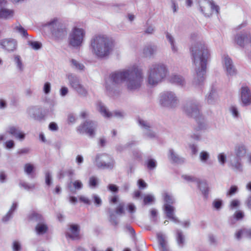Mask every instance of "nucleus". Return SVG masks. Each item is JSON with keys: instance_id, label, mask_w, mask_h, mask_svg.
Here are the masks:
<instances>
[{"instance_id": "nucleus-46", "label": "nucleus", "mask_w": 251, "mask_h": 251, "mask_svg": "<svg viewBox=\"0 0 251 251\" xmlns=\"http://www.w3.org/2000/svg\"><path fill=\"white\" fill-rule=\"evenodd\" d=\"M217 159L219 163L222 166H224L226 161V155L224 152L220 153L217 155Z\"/></svg>"}, {"instance_id": "nucleus-10", "label": "nucleus", "mask_w": 251, "mask_h": 251, "mask_svg": "<svg viewBox=\"0 0 251 251\" xmlns=\"http://www.w3.org/2000/svg\"><path fill=\"white\" fill-rule=\"evenodd\" d=\"M53 35L60 38L67 33L66 29L63 24L57 19H54L47 25Z\"/></svg>"}, {"instance_id": "nucleus-25", "label": "nucleus", "mask_w": 251, "mask_h": 251, "mask_svg": "<svg viewBox=\"0 0 251 251\" xmlns=\"http://www.w3.org/2000/svg\"><path fill=\"white\" fill-rule=\"evenodd\" d=\"M157 237L160 246V251H169L166 236L161 232H158Z\"/></svg>"}, {"instance_id": "nucleus-50", "label": "nucleus", "mask_w": 251, "mask_h": 251, "mask_svg": "<svg viewBox=\"0 0 251 251\" xmlns=\"http://www.w3.org/2000/svg\"><path fill=\"white\" fill-rule=\"evenodd\" d=\"M240 201L237 199H233L231 200L229 203V208L233 209L235 208L239 207L240 205Z\"/></svg>"}, {"instance_id": "nucleus-53", "label": "nucleus", "mask_w": 251, "mask_h": 251, "mask_svg": "<svg viewBox=\"0 0 251 251\" xmlns=\"http://www.w3.org/2000/svg\"><path fill=\"white\" fill-rule=\"evenodd\" d=\"M222 201L219 199L215 200L212 203L213 206L217 210L220 209L222 207Z\"/></svg>"}, {"instance_id": "nucleus-59", "label": "nucleus", "mask_w": 251, "mask_h": 251, "mask_svg": "<svg viewBox=\"0 0 251 251\" xmlns=\"http://www.w3.org/2000/svg\"><path fill=\"white\" fill-rule=\"evenodd\" d=\"M135 144L134 142V141H130L128 143H127L125 146H122L121 145H119V146H118L117 147V150L119 151H123V150L126 148V147H130L131 146L134 145Z\"/></svg>"}, {"instance_id": "nucleus-15", "label": "nucleus", "mask_w": 251, "mask_h": 251, "mask_svg": "<svg viewBox=\"0 0 251 251\" xmlns=\"http://www.w3.org/2000/svg\"><path fill=\"white\" fill-rule=\"evenodd\" d=\"M138 123L143 131L144 136L148 139H153L157 137L156 132L153 130V128L147 121L139 119Z\"/></svg>"}, {"instance_id": "nucleus-32", "label": "nucleus", "mask_w": 251, "mask_h": 251, "mask_svg": "<svg viewBox=\"0 0 251 251\" xmlns=\"http://www.w3.org/2000/svg\"><path fill=\"white\" fill-rule=\"evenodd\" d=\"M235 237L238 240L242 237L251 238V229H241L235 234Z\"/></svg>"}, {"instance_id": "nucleus-21", "label": "nucleus", "mask_w": 251, "mask_h": 251, "mask_svg": "<svg viewBox=\"0 0 251 251\" xmlns=\"http://www.w3.org/2000/svg\"><path fill=\"white\" fill-rule=\"evenodd\" d=\"M80 227L78 225H71L66 235L72 240H78L80 238Z\"/></svg>"}, {"instance_id": "nucleus-1", "label": "nucleus", "mask_w": 251, "mask_h": 251, "mask_svg": "<svg viewBox=\"0 0 251 251\" xmlns=\"http://www.w3.org/2000/svg\"><path fill=\"white\" fill-rule=\"evenodd\" d=\"M144 79L143 70L134 64L112 73L105 80V88L109 95L113 96L117 93L118 85L125 82L127 90L134 92L140 90Z\"/></svg>"}, {"instance_id": "nucleus-41", "label": "nucleus", "mask_w": 251, "mask_h": 251, "mask_svg": "<svg viewBox=\"0 0 251 251\" xmlns=\"http://www.w3.org/2000/svg\"><path fill=\"white\" fill-rule=\"evenodd\" d=\"M75 91L82 97H86L88 94V91L87 89L82 84L80 85Z\"/></svg>"}, {"instance_id": "nucleus-23", "label": "nucleus", "mask_w": 251, "mask_h": 251, "mask_svg": "<svg viewBox=\"0 0 251 251\" xmlns=\"http://www.w3.org/2000/svg\"><path fill=\"white\" fill-rule=\"evenodd\" d=\"M67 78L69 81V85L75 90L82 84L80 78L72 74H68Z\"/></svg>"}, {"instance_id": "nucleus-34", "label": "nucleus", "mask_w": 251, "mask_h": 251, "mask_svg": "<svg viewBox=\"0 0 251 251\" xmlns=\"http://www.w3.org/2000/svg\"><path fill=\"white\" fill-rule=\"evenodd\" d=\"M163 199L165 201L164 204H170L172 205L175 202V199L172 194L166 192L163 194Z\"/></svg>"}, {"instance_id": "nucleus-30", "label": "nucleus", "mask_w": 251, "mask_h": 251, "mask_svg": "<svg viewBox=\"0 0 251 251\" xmlns=\"http://www.w3.org/2000/svg\"><path fill=\"white\" fill-rule=\"evenodd\" d=\"M218 98L217 92L215 90L212 89L209 94L206 96L205 100L208 104H214L217 100Z\"/></svg>"}, {"instance_id": "nucleus-24", "label": "nucleus", "mask_w": 251, "mask_h": 251, "mask_svg": "<svg viewBox=\"0 0 251 251\" xmlns=\"http://www.w3.org/2000/svg\"><path fill=\"white\" fill-rule=\"evenodd\" d=\"M157 47L155 45H148L145 46L143 49V53L146 57L151 58L156 54Z\"/></svg>"}, {"instance_id": "nucleus-54", "label": "nucleus", "mask_w": 251, "mask_h": 251, "mask_svg": "<svg viewBox=\"0 0 251 251\" xmlns=\"http://www.w3.org/2000/svg\"><path fill=\"white\" fill-rule=\"evenodd\" d=\"M154 200V197L152 195H147L144 198V203L145 204H148L152 202Z\"/></svg>"}, {"instance_id": "nucleus-18", "label": "nucleus", "mask_w": 251, "mask_h": 251, "mask_svg": "<svg viewBox=\"0 0 251 251\" xmlns=\"http://www.w3.org/2000/svg\"><path fill=\"white\" fill-rule=\"evenodd\" d=\"M240 97L243 104L245 106L251 104V91L246 85H243L240 90Z\"/></svg>"}, {"instance_id": "nucleus-37", "label": "nucleus", "mask_w": 251, "mask_h": 251, "mask_svg": "<svg viewBox=\"0 0 251 251\" xmlns=\"http://www.w3.org/2000/svg\"><path fill=\"white\" fill-rule=\"evenodd\" d=\"M70 62L71 66L73 69L79 71L84 70L85 68L84 65L77 60L75 59H72L71 60Z\"/></svg>"}, {"instance_id": "nucleus-6", "label": "nucleus", "mask_w": 251, "mask_h": 251, "mask_svg": "<svg viewBox=\"0 0 251 251\" xmlns=\"http://www.w3.org/2000/svg\"><path fill=\"white\" fill-rule=\"evenodd\" d=\"M86 32L82 28L74 27L69 34L68 44L71 47L77 49L84 41Z\"/></svg>"}, {"instance_id": "nucleus-35", "label": "nucleus", "mask_w": 251, "mask_h": 251, "mask_svg": "<svg viewBox=\"0 0 251 251\" xmlns=\"http://www.w3.org/2000/svg\"><path fill=\"white\" fill-rule=\"evenodd\" d=\"M17 207V203L16 202L13 203L7 213L2 218V221L3 222H6L9 221L12 218V213L16 209Z\"/></svg>"}, {"instance_id": "nucleus-26", "label": "nucleus", "mask_w": 251, "mask_h": 251, "mask_svg": "<svg viewBox=\"0 0 251 251\" xmlns=\"http://www.w3.org/2000/svg\"><path fill=\"white\" fill-rule=\"evenodd\" d=\"M169 80L171 83L182 87L186 84L184 78L182 76L178 75L172 74L170 76Z\"/></svg>"}, {"instance_id": "nucleus-40", "label": "nucleus", "mask_w": 251, "mask_h": 251, "mask_svg": "<svg viewBox=\"0 0 251 251\" xmlns=\"http://www.w3.org/2000/svg\"><path fill=\"white\" fill-rule=\"evenodd\" d=\"M229 111L234 119H238L240 117V114L237 106L231 105L229 108Z\"/></svg>"}, {"instance_id": "nucleus-44", "label": "nucleus", "mask_w": 251, "mask_h": 251, "mask_svg": "<svg viewBox=\"0 0 251 251\" xmlns=\"http://www.w3.org/2000/svg\"><path fill=\"white\" fill-rule=\"evenodd\" d=\"M199 157L201 162L206 163L210 158V154L207 151H203L200 152Z\"/></svg>"}, {"instance_id": "nucleus-9", "label": "nucleus", "mask_w": 251, "mask_h": 251, "mask_svg": "<svg viewBox=\"0 0 251 251\" xmlns=\"http://www.w3.org/2000/svg\"><path fill=\"white\" fill-rule=\"evenodd\" d=\"M183 111L187 116L195 119L197 121L201 118L200 105L196 100L187 101L183 106Z\"/></svg>"}, {"instance_id": "nucleus-57", "label": "nucleus", "mask_w": 251, "mask_h": 251, "mask_svg": "<svg viewBox=\"0 0 251 251\" xmlns=\"http://www.w3.org/2000/svg\"><path fill=\"white\" fill-rule=\"evenodd\" d=\"M50 89H51V84H50V82H46L44 84V87H43L44 92L46 94H48L50 92Z\"/></svg>"}, {"instance_id": "nucleus-39", "label": "nucleus", "mask_w": 251, "mask_h": 251, "mask_svg": "<svg viewBox=\"0 0 251 251\" xmlns=\"http://www.w3.org/2000/svg\"><path fill=\"white\" fill-rule=\"evenodd\" d=\"M176 240L178 246L182 247L184 244L185 238L182 231L179 230H176Z\"/></svg>"}, {"instance_id": "nucleus-2", "label": "nucleus", "mask_w": 251, "mask_h": 251, "mask_svg": "<svg viewBox=\"0 0 251 251\" xmlns=\"http://www.w3.org/2000/svg\"><path fill=\"white\" fill-rule=\"evenodd\" d=\"M191 52L195 72L193 85L196 87H200L202 85L205 79L210 52L207 45L203 42H198L194 44L191 47Z\"/></svg>"}, {"instance_id": "nucleus-8", "label": "nucleus", "mask_w": 251, "mask_h": 251, "mask_svg": "<svg viewBox=\"0 0 251 251\" xmlns=\"http://www.w3.org/2000/svg\"><path fill=\"white\" fill-rule=\"evenodd\" d=\"M94 164L99 169H112L115 165L114 159L106 153H99L93 160Z\"/></svg>"}, {"instance_id": "nucleus-31", "label": "nucleus", "mask_w": 251, "mask_h": 251, "mask_svg": "<svg viewBox=\"0 0 251 251\" xmlns=\"http://www.w3.org/2000/svg\"><path fill=\"white\" fill-rule=\"evenodd\" d=\"M168 158L171 161L175 163H179L184 161L183 159L180 157L173 149L169 150Z\"/></svg>"}, {"instance_id": "nucleus-3", "label": "nucleus", "mask_w": 251, "mask_h": 251, "mask_svg": "<svg viewBox=\"0 0 251 251\" xmlns=\"http://www.w3.org/2000/svg\"><path fill=\"white\" fill-rule=\"evenodd\" d=\"M114 47V41L105 35H96L90 40L91 52L98 58L108 57L113 51Z\"/></svg>"}, {"instance_id": "nucleus-14", "label": "nucleus", "mask_w": 251, "mask_h": 251, "mask_svg": "<svg viewBox=\"0 0 251 251\" xmlns=\"http://www.w3.org/2000/svg\"><path fill=\"white\" fill-rule=\"evenodd\" d=\"M200 9L206 16H209L214 12L218 13L219 7L213 1L208 0H202L200 1Z\"/></svg>"}, {"instance_id": "nucleus-33", "label": "nucleus", "mask_w": 251, "mask_h": 251, "mask_svg": "<svg viewBox=\"0 0 251 251\" xmlns=\"http://www.w3.org/2000/svg\"><path fill=\"white\" fill-rule=\"evenodd\" d=\"M197 185L205 197L207 198L209 191L208 184L205 182L199 180V182Z\"/></svg>"}, {"instance_id": "nucleus-13", "label": "nucleus", "mask_w": 251, "mask_h": 251, "mask_svg": "<svg viewBox=\"0 0 251 251\" xmlns=\"http://www.w3.org/2000/svg\"><path fill=\"white\" fill-rule=\"evenodd\" d=\"M30 220L39 222L35 227V231L38 235H42L45 234L48 229L47 225L44 222L42 216L39 213L35 212H32L28 216Z\"/></svg>"}, {"instance_id": "nucleus-49", "label": "nucleus", "mask_w": 251, "mask_h": 251, "mask_svg": "<svg viewBox=\"0 0 251 251\" xmlns=\"http://www.w3.org/2000/svg\"><path fill=\"white\" fill-rule=\"evenodd\" d=\"M182 177L188 182H195L196 184L198 183L200 180L199 179L191 176L183 175Z\"/></svg>"}, {"instance_id": "nucleus-43", "label": "nucleus", "mask_w": 251, "mask_h": 251, "mask_svg": "<svg viewBox=\"0 0 251 251\" xmlns=\"http://www.w3.org/2000/svg\"><path fill=\"white\" fill-rule=\"evenodd\" d=\"M25 173L28 176H30L33 172L34 167V165L30 163H26L24 167Z\"/></svg>"}, {"instance_id": "nucleus-5", "label": "nucleus", "mask_w": 251, "mask_h": 251, "mask_svg": "<svg viewBox=\"0 0 251 251\" xmlns=\"http://www.w3.org/2000/svg\"><path fill=\"white\" fill-rule=\"evenodd\" d=\"M248 150L247 146L243 143H238L234 146V157L230 159L231 168L235 171L241 172L243 170L242 159L246 156Z\"/></svg>"}, {"instance_id": "nucleus-19", "label": "nucleus", "mask_w": 251, "mask_h": 251, "mask_svg": "<svg viewBox=\"0 0 251 251\" xmlns=\"http://www.w3.org/2000/svg\"><path fill=\"white\" fill-rule=\"evenodd\" d=\"M223 63L228 76H233L236 75V70L233 65L232 60L228 55H223Z\"/></svg>"}, {"instance_id": "nucleus-61", "label": "nucleus", "mask_w": 251, "mask_h": 251, "mask_svg": "<svg viewBox=\"0 0 251 251\" xmlns=\"http://www.w3.org/2000/svg\"><path fill=\"white\" fill-rule=\"evenodd\" d=\"M51 183V176L49 172H47L46 173V183L50 186Z\"/></svg>"}, {"instance_id": "nucleus-64", "label": "nucleus", "mask_w": 251, "mask_h": 251, "mask_svg": "<svg viewBox=\"0 0 251 251\" xmlns=\"http://www.w3.org/2000/svg\"><path fill=\"white\" fill-rule=\"evenodd\" d=\"M13 251H20L21 250L20 244L17 241L14 242L13 244Z\"/></svg>"}, {"instance_id": "nucleus-27", "label": "nucleus", "mask_w": 251, "mask_h": 251, "mask_svg": "<svg viewBox=\"0 0 251 251\" xmlns=\"http://www.w3.org/2000/svg\"><path fill=\"white\" fill-rule=\"evenodd\" d=\"M41 109L38 106H33L28 107L27 109V113L28 115L35 119L39 120L41 118L40 115Z\"/></svg>"}, {"instance_id": "nucleus-38", "label": "nucleus", "mask_w": 251, "mask_h": 251, "mask_svg": "<svg viewBox=\"0 0 251 251\" xmlns=\"http://www.w3.org/2000/svg\"><path fill=\"white\" fill-rule=\"evenodd\" d=\"M99 183V179L95 176H91L89 178L88 185L91 188H95Z\"/></svg>"}, {"instance_id": "nucleus-28", "label": "nucleus", "mask_w": 251, "mask_h": 251, "mask_svg": "<svg viewBox=\"0 0 251 251\" xmlns=\"http://www.w3.org/2000/svg\"><path fill=\"white\" fill-rule=\"evenodd\" d=\"M165 36L167 40L171 46L172 51L173 53H176L178 51V49L176 45L175 37L168 32H166Z\"/></svg>"}, {"instance_id": "nucleus-29", "label": "nucleus", "mask_w": 251, "mask_h": 251, "mask_svg": "<svg viewBox=\"0 0 251 251\" xmlns=\"http://www.w3.org/2000/svg\"><path fill=\"white\" fill-rule=\"evenodd\" d=\"M13 59L18 72L20 73L23 72L25 69V66L21 57L19 55L15 54L13 56Z\"/></svg>"}, {"instance_id": "nucleus-20", "label": "nucleus", "mask_w": 251, "mask_h": 251, "mask_svg": "<svg viewBox=\"0 0 251 251\" xmlns=\"http://www.w3.org/2000/svg\"><path fill=\"white\" fill-rule=\"evenodd\" d=\"M164 210L167 217L175 223H179L175 215V207L170 204H164Z\"/></svg>"}, {"instance_id": "nucleus-4", "label": "nucleus", "mask_w": 251, "mask_h": 251, "mask_svg": "<svg viewBox=\"0 0 251 251\" xmlns=\"http://www.w3.org/2000/svg\"><path fill=\"white\" fill-rule=\"evenodd\" d=\"M168 73V69L165 64L153 63L148 66L146 82L150 86H155L166 78Z\"/></svg>"}, {"instance_id": "nucleus-55", "label": "nucleus", "mask_w": 251, "mask_h": 251, "mask_svg": "<svg viewBox=\"0 0 251 251\" xmlns=\"http://www.w3.org/2000/svg\"><path fill=\"white\" fill-rule=\"evenodd\" d=\"M124 203H120L116 208V213L118 215H121L125 213L124 211Z\"/></svg>"}, {"instance_id": "nucleus-62", "label": "nucleus", "mask_w": 251, "mask_h": 251, "mask_svg": "<svg viewBox=\"0 0 251 251\" xmlns=\"http://www.w3.org/2000/svg\"><path fill=\"white\" fill-rule=\"evenodd\" d=\"M138 185L140 189H143L147 187V183L142 179H140L138 181Z\"/></svg>"}, {"instance_id": "nucleus-12", "label": "nucleus", "mask_w": 251, "mask_h": 251, "mask_svg": "<svg viewBox=\"0 0 251 251\" xmlns=\"http://www.w3.org/2000/svg\"><path fill=\"white\" fill-rule=\"evenodd\" d=\"M97 127V124L96 122L86 121L78 126L77 131L79 133H86L90 137H93L95 135V130Z\"/></svg>"}, {"instance_id": "nucleus-47", "label": "nucleus", "mask_w": 251, "mask_h": 251, "mask_svg": "<svg viewBox=\"0 0 251 251\" xmlns=\"http://www.w3.org/2000/svg\"><path fill=\"white\" fill-rule=\"evenodd\" d=\"M19 186L23 187L26 190H32L35 188V185L34 184H28L25 182H20Z\"/></svg>"}, {"instance_id": "nucleus-48", "label": "nucleus", "mask_w": 251, "mask_h": 251, "mask_svg": "<svg viewBox=\"0 0 251 251\" xmlns=\"http://www.w3.org/2000/svg\"><path fill=\"white\" fill-rule=\"evenodd\" d=\"M92 198L94 201V204L96 206H100L102 204V201L100 198L97 194H93Z\"/></svg>"}, {"instance_id": "nucleus-51", "label": "nucleus", "mask_w": 251, "mask_h": 251, "mask_svg": "<svg viewBox=\"0 0 251 251\" xmlns=\"http://www.w3.org/2000/svg\"><path fill=\"white\" fill-rule=\"evenodd\" d=\"M156 167V161L153 159H149L147 161V167L150 170H153Z\"/></svg>"}, {"instance_id": "nucleus-17", "label": "nucleus", "mask_w": 251, "mask_h": 251, "mask_svg": "<svg viewBox=\"0 0 251 251\" xmlns=\"http://www.w3.org/2000/svg\"><path fill=\"white\" fill-rule=\"evenodd\" d=\"M0 46L3 50L12 52L17 49V42L13 38H5L0 41Z\"/></svg>"}, {"instance_id": "nucleus-36", "label": "nucleus", "mask_w": 251, "mask_h": 251, "mask_svg": "<svg viewBox=\"0 0 251 251\" xmlns=\"http://www.w3.org/2000/svg\"><path fill=\"white\" fill-rule=\"evenodd\" d=\"M14 30L23 37H27L28 36L26 30L19 23H16L15 25Z\"/></svg>"}, {"instance_id": "nucleus-16", "label": "nucleus", "mask_w": 251, "mask_h": 251, "mask_svg": "<svg viewBox=\"0 0 251 251\" xmlns=\"http://www.w3.org/2000/svg\"><path fill=\"white\" fill-rule=\"evenodd\" d=\"M251 35L246 32H240L236 34L234 37L235 43L241 47L247 50Z\"/></svg>"}, {"instance_id": "nucleus-7", "label": "nucleus", "mask_w": 251, "mask_h": 251, "mask_svg": "<svg viewBox=\"0 0 251 251\" xmlns=\"http://www.w3.org/2000/svg\"><path fill=\"white\" fill-rule=\"evenodd\" d=\"M159 103L163 107L174 108L178 105L179 100L174 92L167 91L160 94Z\"/></svg>"}, {"instance_id": "nucleus-52", "label": "nucleus", "mask_w": 251, "mask_h": 251, "mask_svg": "<svg viewBox=\"0 0 251 251\" xmlns=\"http://www.w3.org/2000/svg\"><path fill=\"white\" fill-rule=\"evenodd\" d=\"M31 48L34 50H38L41 48V43L36 41H30L28 43Z\"/></svg>"}, {"instance_id": "nucleus-42", "label": "nucleus", "mask_w": 251, "mask_h": 251, "mask_svg": "<svg viewBox=\"0 0 251 251\" xmlns=\"http://www.w3.org/2000/svg\"><path fill=\"white\" fill-rule=\"evenodd\" d=\"M238 192V188L236 185H232L226 193L227 197H231L235 195Z\"/></svg>"}, {"instance_id": "nucleus-45", "label": "nucleus", "mask_w": 251, "mask_h": 251, "mask_svg": "<svg viewBox=\"0 0 251 251\" xmlns=\"http://www.w3.org/2000/svg\"><path fill=\"white\" fill-rule=\"evenodd\" d=\"M72 184L75 190H80L83 188V183L80 180H76L71 182L69 187L71 188V185Z\"/></svg>"}, {"instance_id": "nucleus-58", "label": "nucleus", "mask_w": 251, "mask_h": 251, "mask_svg": "<svg viewBox=\"0 0 251 251\" xmlns=\"http://www.w3.org/2000/svg\"><path fill=\"white\" fill-rule=\"evenodd\" d=\"M171 7L174 13H176L178 11V4L175 0H171Z\"/></svg>"}, {"instance_id": "nucleus-22", "label": "nucleus", "mask_w": 251, "mask_h": 251, "mask_svg": "<svg viewBox=\"0 0 251 251\" xmlns=\"http://www.w3.org/2000/svg\"><path fill=\"white\" fill-rule=\"evenodd\" d=\"M7 132L14 136L15 138L20 140H23L25 138V134L21 131L19 127L10 126L8 127Z\"/></svg>"}, {"instance_id": "nucleus-11", "label": "nucleus", "mask_w": 251, "mask_h": 251, "mask_svg": "<svg viewBox=\"0 0 251 251\" xmlns=\"http://www.w3.org/2000/svg\"><path fill=\"white\" fill-rule=\"evenodd\" d=\"M97 109L100 113L102 116L105 118L110 119L113 117L122 118L125 116V113L120 111H115L113 112H110L104 104L98 101L96 103Z\"/></svg>"}, {"instance_id": "nucleus-60", "label": "nucleus", "mask_w": 251, "mask_h": 251, "mask_svg": "<svg viewBox=\"0 0 251 251\" xmlns=\"http://www.w3.org/2000/svg\"><path fill=\"white\" fill-rule=\"evenodd\" d=\"M79 200L81 202H82L85 204L88 205H90L91 204L90 200L87 197L84 196H79Z\"/></svg>"}, {"instance_id": "nucleus-63", "label": "nucleus", "mask_w": 251, "mask_h": 251, "mask_svg": "<svg viewBox=\"0 0 251 251\" xmlns=\"http://www.w3.org/2000/svg\"><path fill=\"white\" fill-rule=\"evenodd\" d=\"M5 145L6 149H10L14 148L15 143L13 140H9L5 143Z\"/></svg>"}, {"instance_id": "nucleus-56", "label": "nucleus", "mask_w": 251, "mask_h": 251, "mask_svg": "<svg viewBox=\"0 0 251 251\" xmlns=\"http://www.w3.org/2000/svg\"><path fill=\"white\" fill-rule=\"evenodd\" d=\"M244 217V213L240 210L236 211L233 215L234 218L236 219V220H241Z\"/></svg>"}]
</instances>
